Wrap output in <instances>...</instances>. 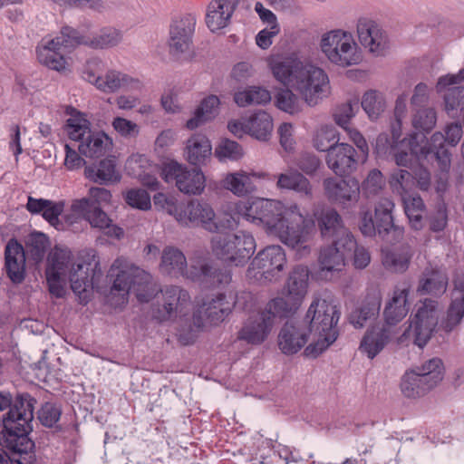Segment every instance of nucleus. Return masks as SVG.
Segmentation results:
<instances>
[{
	"label": "nucleus",
	"instance_id": "obj_40",
	"mask_svg": "<svg viewBox=\"0 0 464 464\" xmlns=\"http://www.w3.org/2000/svg\"><path fill=\"white\" fill-rule=\"evenodd\" d=\"M140 86L141 84L139 80L133 79L121 72L111 70L104 76H102L98 82L97 89L106 93H111L121 88L140 89Z\"/></svg>",
	"mask_w": 464,
	"mask_h": 464
},
{
	"label": "nucleus",
	"instance_id": "obj_30",
	"mask_svg": "<svg viewBox=\"0 0 464 464\" xmlns=\"http://www.w3.org/2000/svg\"><path fill=\"white\" fill-rule=\"evenodd\" d=\"M237 0H213L208 6L206 24L212 31L226 27L236 9Z\"/></svg>",
	"mask_w": 464,
	"mask_h": 464
},
{
	"label": "nucleus",
	"instance_id": "obj_15",
	"mask_svg": "<svg viewBox=\"0 0 464 464\" xmlns=\"http://www.w3.org/2000/svg\"><path fill=\"white\" fill-rule=\"evenodd\" d=\"M355 239L334 240L320 251V276L330 279L334 273L340 272L354 250Z\"/></svg>",
	"mask_w": 464,
	"mask_h": 464
},
{
	"label": "nucleus",
	"instance_id": "obj_55",
	"mask_svg": "<svg viewBox=\"0 0 464 464\" xmlns=\"http://www.w3.org/2000/svg\"><path fill=\"white\" fill-rule=\"evenodd\" d=\"M90 125V121L84 117V115L77 112L75 114H72L66 121L65 130L71 140L79 141L80 143L90 132H92Z\"/></svg>",
	"mask_w": 464,
	"mask_h": 464
},
{
	"label": "nucleus",
	"instance_id": "obj_37",
	"mask_svg": "<svg viewBox=\"0 0 464 464\" xmlns=\"http://www.w3.org/2000/svg\"><path fill=\"white\" fill-rule=\"evenodd\" d=\"M187 258L181 250L171 246L163 249L160 264V269L162 273L173 276H184L187 272Z\"/></svg>",
	"mask_w": 464,
	"mask_h": 464
},
{
	"label": "nucleus",
	"instance_id": "obj_7",
	"mask_svg": "<svg viewBox=\"0 0 464 464\" xmlns=\"http://www.w3.org/2000/svg\"><path fill=\"white\" fill-rule=\"evenodd\" d=\"M394 203L388 198H381L374 209V217L370 210L360 212L359 228L365 237L378 236L390 244L400 241L404 234L403 227L393 222Z\"/></svg>",
	"mask_w": 464,
	"mask_h": 464
},
{
	"label": "nucleus",
	"instance_id": "obj_36",
	"mask_svg": "<svg viewBox=\"0 0 464 464\" xmlns=\"http://www.w3.org/2000/svg\"><path fill=\"white\" fill-rule=\"evenodd\" d=\"M309 270L305 266H296L289 275L286 285L283 289V295L290 296L302 303L308 286Z\"/></svg>",
	"mask_w": 464,
	"mask_h": 464
},
{
	"label": "nucleus",
	"instance_id": "obj_38",
	"mask_svg": "<svg viewBox=\"0 0 464 464\" xmlns=\"http://www.w3.org/2000/svg\"><path fill=\"white\" fill-rule=\"evenodd\" d=\"M211 150L210 141L203 134H194L187 141V160L194 166L205 164L211 156Z\"/></svg>",
	"mask_w": 464,
	"mask_h": 464
},
{
	"label": "nucleus",
	"instance_id": "obj_9",
	"mask_svg": "<svg viewBox=\"0 0 464 464\" xmlns=\"http://www.w3.org/2000/svg\"><path fill=\"white\" fill-rule=\"evenodd\" d=\"M444 367L440 358H431L410 372H406L401 382V392L407 398L424 396L443 379Z\"/></svg>",
	"mask_w": 464,
	"mask_h": 464
},
{
	"label": "nucleus",
	"instance_id": "obj_62",
	"mask_svg": "<svg viewBox=\"0 0 464 464\" xmlns=\"http://www.w3.org/2000/svg\"><path fill=\"white\" fill-rule=\"evenodd\" d=\"M125 201L132 208L148 210L151 207L150 197L148 192L142 188H131L125 194Z\"/></svg>",
	"mask_w": 464,
	"mask_h": 464
},
{
	"label": "nucleus",
	"instance_id": "obj_8",
	"mask_svg": "<svg viewBox=\"0 0 464 464\" xmlns=\"http://www.w3.org/2000/svg\"><path fill=\"white\" fill-rule=\"evenodd\" d=\"M256 246L252 234L241 230L235 234L216 235L211 239L213 254L235 266H245L254 255Z\"/></svg>",
	"mask_w": 464,
	"mask_h": 464
},
{
	"label": "nucleus",
	"instance_id": "obj_54",
	"mask_svg": "<svg viewBox=\"0 0 464 464\" xmlns=\"http://www.w3.org/2000/svg\"><path fill=\"white\" fill-rule=\"evenodd\" d=\"M445 142L447 141L444 134L435 132L430 138L426 153L432 154L443 169H450V154L444 146Z\"/></svg>",
	"mask_w": 464,
	"mask_h": 464
},
{
	"label": "nucleus",
	"instance_id": "obj_45",
	"mask_svg": "<svg viewBox=\"0 0 464 464\" xmlns=\"http://www.w3.org/2000/svg\"><path fill=\"white\" fill-rule=\"evenodd\" d=\"M300 304L301 303L294 298L284 295L270 300L262 312L269 318V320L272 321V324H274V320L276 316L287 317L294 314Z\"/></svg>",
	"mask_w": 464,
	"mask_h": 464
},
{
	"label": "nucleus",
	"instance_id": "obj_27",
	"mask_svg": "<svg viewBox=\"0 0 464 464\" xmlns=\"http://www.w3.org/2000/svg\"><path fill=\"white\" fill-rule=\"evenodd\" d=\"M411 287L406 284L395 286L391 299L384 307L383 315L386 326H392L400 323L408 314L410 304L408 296Z\"/></svg>",
	"mask_w": 464,
	"mask_h": 464
},
{
	"label": "nucleus",
	"instance_id": "obj_28",
	"mask_svg": "<svg viewBox=\"0 0 464 464\" xmlns=\"http://www.w3.org/2000/svg\"><path fill=\"white\" fill-rule=\"evenodd\" d=\"M5 267L12 282L22 283L25 276V251L16 239H10L5 249Z\"/></svg>",
	"mask_w": 464,
	"mask_h": 464
},
{
	"label": "nucleus",
	"instance_id": "obj_6",
	"mask_svg": "<svg viewBox=\"0 0 464 464\" xmlns=\"http://www.w3.org/2000/svg\"><path fill=\"white\" fill-rule=\"evenodd\" d=\"M440 313L438 301L430 298L420 300L415 304L414 312L409 319L410 324L399 338V342L411 343L420 349L425 347L439 324Z\"/></svg>",
	"mask_w": 464,
	"mask_h": 464
},
{
	"label": "nucleus",
	"instance_id": "obj_59",
	"mask_svg": "<svg viewBox=\"0 0 464 464\" xmlns=\"http://www.w3.org/2000/svg\"><path fill=\"white\" fill-rule=\"evenodd\" d=\"M359 111V103L357 101H349L339 105L334 113L335 123L342 129L351 126V120Z\"/></svg>",
	"mask_w": 464,
	"mask_h": 464
},
{
	"label": "nucleus",
	"instance_id": "obj_12",
	"mask_svg": "<svg viewBox=\"0 0 464 464\" xmlns=\"http://www.w3.org/2000/svg\"><path fill=\"white\" fill-rule=\"evenodd\" d=\"M356 34L360 44L373 56H384L390 50L387 32L372 18L360 17L357 20Z\"/></svg>",
	"mask_w": 464,
	"mask_h": 464
},
{
	"label": "nucleus",
	"instance_id": "obj_43",
	"mask_svg": "<svg viewBox=\"0 0 464 464\" xmlns=\"http://www.w3.org/2000/svg\"><path fill=\"white\" fill-rule=\"evenodd\" d=\"M88 34L82 30L65 25L61 28L60 34L52 39V44L60 45L62 50L70 53L79 45L87 46Z\"/></svg>",
	"mask_w": 464,
	"mask_h": 464
},
{
	"label": "nucleus",
	"instance_id": "obj_52",
	"mask_svg": "<svg viewBox=\"0 0 464 464\" xmlns=\"http://www.w3.org/2000/svg\"><path fill=\"white\" fill-rule=\"evenodd\" d=\"M85 174L87 178L100 184L119 179L115 171V160L112 158H106L101 160L97 169L86 168Z\"/></svg>",
	"mask_w": 464,
	"mask_h": 464
},
{
	"label": "nucleus",
	"instance_id": "obj_29",
	"mask_svg": "<svg viewBox=\"0 0 464 464\" xmlns=\"http://www.w3.org/2000/svg\"><path fill=\"white\" fill-rule=\"evenodd\" d=\"M445 272L431 265L427 266L419 278L417 292L420 295H442L448 287Z\"/></svg>",
	"mask_w": 464,
	"mask_h": 464
},
{
	"label": "nucleus",
	"instance_id": "obj_23",
	"mask_svg": "<svg viewBox=\"0 0 464 464\" xmlns=\"http://www.w3.org/2000/svg\"><path fill=\"white\" fill-rule=\"evenodd\" d=\"M161 297L158 296V307L155 316L160 321H166L182 313L183 306L189 302L188 293L175 285H169L160 290Z\"/></svg>",
	"mask_w": 464,
	"mask_h": 464
},
{
	"label": "nucleus",
	"instance_id": "obj_46",
	"mask_svg": "<svg viewBox=\"0 0 464 464\" xmlns=\"http://www.w3.org/2000/svg\"><path fill=\"white\" fill-rule=\"evenodd\" d=\"M248 133L260 140H266L273 130V120L265 111L255 112L246 122Z\"/></svg>",
	"mask_w": 464,
	"mask_h": 464
},
{
	"label": "nucleus",
	"instance_id": "obj_53",
	"mask_svg": "<svg viewBox=\"0 0 464 464\" xmlns=\"http://www.w3.org/2000/svg\"><path fill=\"white\" fill-rule=\"evenodd\" d=\"M48 246V237L44 233L34 232L25 241V256L34 263H39L44 259Z\"/></svg>",
	"mask_w": 464,
	"mask_h": 464
},
{
	"label": "nucleus",
	"instance_id": "obj_33",
	"mask_svg": "<svg viewBox=\"0 0 464 464\" xmlns=\"http://www.w3.org/2000/svg\"><path fill=\"white\" fill-rule=\"evenodd\" d=\"M275 178L277 179L276 188L280 190H293L302 197L313 198V186L309 179L297 170H290L280 173Z\"/></svg>",
	"mask_w": 464,
	"mask_h": 464
},
{
	"label": "nucleus",
	"instance_id": "obj_22",
	"mask_svg": "<svg viewBox=\"0 0 464 464\" xmlns=\"http://www.w3.org/2000/svg\"><path fill=\"white\" fill-rule=\"evenodd\" d=\"M324 188L328 199L343 208L353 207L360 198V186L355 179L328 178L324 180Z\"/></svg>",
	"mask_w": 464,
	"mask_h": 464
},
{
	"label": "nucleus",
	"instance_id": "obj_25",
	"mask_svg": "<svg viewBox=\"0 0 464 464\" xmlns=\"http://www.w3.org/2000/svg\"><path fill=\"white\" fill-rule=\"evenodd\" d=\"M272 321L262 312L250 314L238 333V339L250 344L262 343L270 334Z\"/></svg>",
	"mask_w": 464,
	"mask_h": 464
},
{
	"label": "nucleus",
	"instance_id": "obj_1",
	"mask_svg": "<svg viewBox=\"0 0 464 464\" xmlns=\"http://www.w3.org/2000/svg\"><path fill=\"white\" fill-rule=\"evenodd\" d=\"M235 210L245 220L261 226L267 235L296 250L299 257L310 253L306 219L297 205L285 208L279 200L256 198L237 202Z\"/></svg>",
	"mask_w": 464,
	"mask_h": 464
},
{
	"label": "nucleus",
	"instance_id": "obj_10",
	"mask_svg": "<svg viewBox=\"0 0 464 464\" xmlns=\"http://www.w3.org/2000/svg\"><path fill=\"white\" fill-rule=\"evenodd\" d=\"M233 308V295L218 294L215 297H208L194 311L192 315V325L188 334H179V341L185 344H190L194 342L195 332L204 326L206 320L210 324H218L231 313Z\"/></svg>",
	"mask_w": 464,
	"mask_h": 464
},
{
	"label": "nucleus",
	"instance_id": "obj_60",
	"mask_svg": "<svg viewBox=\"0 0 464 464\" xmlns=\"http://www.w3.org/2000/svg\"><path fill=\"white\" fill-rule=\"evenodd\" d=\"M215 156L219 160H237L243 156V150L237 142L225 139L215 149Z\"/></svg>",
	"mask_w": 464,
	"mask_h": 464
},
{
	"label": "nucleus",
	"instance_id": "obj_49",
	"mask_svg": "<svg viewBox=\"0 0 464 464\" xmlns=\"http://www.w3.org/2000/svg\"><path fill=\"white\" fill-rule=\"evenodd\" d=\"M49 262L50 264L46 271H52L63 276H68L71 267L76 264L71 250L58 246H55L51 253Z\"/></svg>",
	"mask_w": 464,
	"mask_h": 464
},
{
	"label": "nucleus",
	"instance_id": "obj_2",
	"mask_svg": "<svg viewBox=\"0 0 464 464\" xmlns=\"http://www.w3.org/2000/svg\"><path fill=\"white\" fill-rule=\"evenodd\" d=\"M339 318L340 312L335 305L315 297L303 322H287L282 327L278 335L279 349L286 355L295 354L304 346L313 333L317 340L305 347L304 354L316 358L337 339Z\"/></svg>",
	"mask_w": 464,
	"mask_h": 464
},
{
	"label": "nucleus",
	"instance_id": "obj_3",
	"mask_svg": "<svg viewBox=\"0 0 464 464\" xmlns=\"http://www.w3.org/2000/svg\"><path fill=\"white\" fill-rule=\"evenodd\" d=\"M267 64L274 78L284 86L295 90L309 107L318 105L331 94L327 72L294 53L271 55Z\"/></svg>",
	"mask_w": 464,
	"mask_h": 464
},
{
	"label": "nucleus",
	"instance_id": "obj_35",
	"mask_svg": "<svg viewBox=\"0 0 464 464\" xmlns=\"http://www.w3.org/2000/svg\"><path fill=\"white\" fill-rule=\"evenodd\" d=\"M412 256V248L409 245H402L392 250H382V262L388 271L402 274L408 270Z\"/></svg>",
	"mask_w": 464,
	"mask_h": 464
},
{
	"label": "nucleus",
	"instance_id": "obj_14",
	"mask_svg": "<svg viewBox=\"0 0 464 464\" xmlns=\"http://www.w3.org/2000/svg\"><path fill=\"white\" fill-rule=\"evenodd\" d=\"M110 276H115L111 291L121 293L122 296L136 286H141L150 280V275L140 267L129 263L125 258H117L111 266Z\"/></svg>",
	"mask_w": 464,
	"mask_h": 464
},
{
	"label": "nucleus",
	"instance_id": "obj_64",
	"mask_svg": "<svg viewBox=\"0 0 464 464\" xmlns=\"http://www.w3.org/2000/svg\"><path fill=\"white\" fill-rule=\"evenodd\" d=\"M61 414L62 411L57 405L46 402L38 411V419L44 426L52 428L58 422Z\"/></svg>",
	"mask_w": 464,
	"mask_h": 464
},
{
	"label": "nucleus",
	"instance_id": "obj_21",
	"mask_svg": "<svg viewBox=\"0 0 464 464\" xmlns=\"http://www.w3.org/2000/svg\"><path fill=\"white\" fill-rule=\"evenodd\" d=\"M111 194L104 188L92 187L89 189L88 196L72 200L74 211L83 213L87 209L92 213V227L106 226L108 215L102 209L103 204L111 201Z\"/></svg>",
	"mask_w": 464,
	"mask_h": 464
},
{
	"label": "nucleus",
	"instance_id": "obj_4",
	"mask_svg": "<svg viewBox=\"0 0 464 464\" xmlns=\"http://www.w3.org/2000/svg\"><path fill=\"white\" fill-rule=\"evenodd\" d=\"M36 401L28 393L16 397L12 404L9 392H0V411L9 409L0 420V445L6 449L25 454L19 464H34V441L28 437L33 428L34 409Z\"/></svg>",
	"mask_w": 464,
	"mask_h": 464
},
{
	"label": "nucleus",
	"instance_id": "obj_50",
	"mask_svg": "<svg viewBox=\"0 0 464 464\" xmlns=\"http://www.w3.org/2000/svg\"><path fill=\"white\" fill-rule=\"evenodd\" d=\"M389 185L393 193L403 198L415 187L413 175L406 169H395L391 172Z\"/></svg>",
	"mask_w": 464,
	"mask_h": 464
},
{
	"label": "nucleus",
	"instance_id": "obj_44",
	"mask_svg": "<svg viewBox=\"0 0 464 464\" xmlns=\"http://www.w3.org/2000/svg\"><path fill=\"white\" fill-rule=\"evenodd\" d=\"M219 99L216 95L205 98L189 119L186 126L188 130H195L205 122L212 120L218 111Z\"/></svg>",
	"mask_w": 464,
	"mask_h": 464
},
{
	"label": "nucleus",
	"instance_id": "obj_63",
	"mask_svg": "<svg viewBox=\"0 0 464 464\" xmlns=\"http://www.w3.org/2000/svg\"><path fill=\"white\" fill-rule=\"evenodd\" d=\"M383 185L382 173L381 170L373 169L368 173L366 179L362 183V189L367 197H371L382 190Z\"/></svg>",
	"mask_w": 464,
	"mask_h": 464
},
{
	"label": "nucleus",
	"instance_id": "obj_19",
	"mask_svg": "<svg viewBox=\"0 0 464 464\" xmlns=\"http://www.w3.org/2000/svg\"><path fill=\"white\" fill-rule=\"evenodd\" d=\"M314 224L324 240L355 239L350 229L345 227L341 215L333 208H324L314 212Z\"/></svg>",
	"mask_w": 464,
	"mask_h": 464
},
{
	"label": "nucleus",
	"instance_id": "obj_26",
	"mask_svg": "<svg viewBox=\"0 0 464 464\" xmlns=\"http://www.w3.org/2000/svg\"><path fill=\"white\" fill-rule=\"evenodd\" d=\"M269 175L266 172L237 170L227 173L222 185L224 188L230 191L237 197H246L256 191V186L254 183L255 179H268Z\"/></svg>",
	"mask_w": 464,
	"mask_h": 464
},
{
	"label": "nucleus",
	"instance_id": "obj_24",
	"mask_svg": "<svg viewBox=\"0 0 464 464\" xmlns=\"http://www.w3.org/2000/svg\"><path fill=\"white\" fill-rule=\"evenodd\" d=\"M453 283L456 293L453 295L446 316L440 324V328L446 333L453 331L461 323L464 316V272H457Z\"/></svg>",
	"mask_w": 464,
	"mask_h": 464
},
{
	"label": "nucleus",
	"instance_id": "obj_13",
	"mask_svg": "<svg viewBox=\"0 0 464 464\" xmlns=\"http://www.w3.org/2000/svg\"><path fill=\"white\" fill-rule=\"evenodd\" d=\"M163 176L166 182H175L178 189L189 195H199L206 186V179L198 169H188L186 166L172 161L163 169Z\"/></svg>",
	"mask_w": 464,
	"mask_h": 464
},
{
	"label": "nucleus",
	"instance_id": "obj_32",
	"mask_svg": "<svg viewBox=\"0 0 464 464\" xmlns=\"http://www.w3.org/2000/svg\"><path fill=\"white\" fill-rule=\"evenodd\" d=\"M197 280L207 288L223 287L232 280L231 271L216 263H206L200 266Z\"/></svg>",
	"mask_w": 464,
	"mask_h": 464
},
{
	"label": "nucleus",
	"instance_id": "obj_61",
	"mask_svg": "<svg viewBox=\"0 0 464 464\" xmlns=\"http://www.w3.org/2000/svg\"><path fill=\"white\" fill-rule=\"evenodd\" d=\"M44 208L42 217L56 229H63V224L60 220V216L64 210V201H53L49 199V204Z\"/></svg>",
	"mask_w": 464,
	"mask_h": 464
},
{
	"label": "nucleus",
	"instance_id": "obj_47",
	"mask_svg": "<svg viewBox=\"0 0 464 464\" xmlns=\"http://www.w3.org/2000/svg\"><path fill=\"white\" fill-rule=\"evenodd\" d=\"M234 101L239 107H246L254 104H266L271 101L268 90L260 86H250L234 94Z\"/></svg>",
	"mask_w": 464,
	"mask_h": 464
},
{
	"label": "nucleus",
	"instance_id": "obj_58",
	"mask_svg": "<svg viewBox=\"0 0 464 464\" xmlns=\"http://www.w3.org/2000/svg\"><path fill=\"white\" fill-rule=\"evenodd\" d=\"M445 111L452 116L464 109V86H449L444 91Z\"/></svg>",
	"mask_w": 464,
	"mask_h": 464
},
{
	"label": "nucleus",
	"instance_id": "obj_41",
	"mask_svg": "<svg viewBox=\"0 0 464 464\" xmlns=\"http://www.w3.org/2000/svg\"><path fill=\"white\" fill-rule=\"evenodd\" d=\"M382 298L379 293L367 295L362 305L350 315V322L356 328H362L368 320L374 319L380 312Z\"/></svg>",
	"mask_w": 464,
	"mask_h": 464
},
{
	"label": "nucleus",
	"instance_id": "obj_20",
	"mask_svg": "<svg viewBox=\"0 0 464 464\" xmlns=\"http://www.w3.org/2000/svg\"><path fill=\"white\" fill-rule=\"evenodd\" d=\"M362 160L361 153L350 144L338 142L326 154V164L337 176H348L357 169L359 161Z\"/></svg>",
	"mask_w": 464,
	"mask_h": 464
},
{
	"label": "nucleus",
	"instance_id": "obj_42",
	"mask_svg": "<svg viewBox=\"0 0 464 464\" xmlns=\"http://www.w3.org/2000/svg\"><path fill=\"white\" fill-rule=\"evenodd\" d=\"M291 87L285 86L277 90L275 95V105L280 111L291 115H295L303 111L305 102L302 97L294 92Z\"/></svg>",
	"mask_w": 464,
	"mask_h": 464
},
{
	"label": "nucleus",
	"instance_id": "obj_39",
	"mask_svg": "<svg viewBox=\"0 0 464 464\" xmlns=\"http://www.w3.org/2000/svg\"><path fill=\"white\" fill-rule=\"evenodd\" d=\"M58 44H52V39L37 48V59L40 63L54 71H63L66 67L65 55L68 53L62 50Z\"/></svg>",
	"mask_w": 464,
	"mask_h": 464
},
{
	"label": "nucleus",
	"instance_id": "obj_31",
	"mask_svg": "<svg viewBox=\"0 0 464 464\" xmlns=\"http://www.w3.org/2000/svg\"><path fill=\"white\" fill-rule=\"evenodd\" d=\"M391 330L386 325H376L367 330L360 343V350L369 359L376 357L389 343Z\"/></svg>",
	"mask_w": 464,
	"mask_h": 464
},
{
	"label": "nucleus",
	"instance_id": "obj_17",
	"mask_svg": "<svg viewBox=\"0 0 464 464\" xmlns=\"http://www.w3.org/2000/svg\"><path fill=\"white\" fill-rule=\"evenodd\" d=\"M195 26L196 17L191 14H184L172 21L168 41L169 52L172 57L178 60L188 53Z\"/></svg>",
	"mask_w": 464,
	"mask_h": 464
},
{
	"label": "nucleus",
	"instance_id": "obj_5",
	"mask_svg": "<svg viewBox=\"0 0 464 464\" xmlns=\"http://www.w3.org/2000/svg\"><path fill=\"white\" fill-rule=\"evenodd\" d=\"M319 50L332 65L342 69L359 65L363 60L362 51L353 34L343 29L324 33Z\"/></svg>",
	"mask_w": 464,
	"mask_h": 464
},
{
	"label": "nucleus",
	"instance_id": "obj_34",
	"mask_svg": "<svg viewBox=\"0 0 464 464\" xmlns=\"http://www.w3.org/2000/svg\"><path fill=\"white\" fill-rule=\"evenodd\" d=\"M112 145L111 139L103 131H92L78 145V150L86 158L102 157Z\"/></svg>",
	"mask_w": 464,
	"mask_h": 464
},
{
	"label": "nucleus",
	"instance_id": "obj_11",
	"mask_svg": "<svg viewBox=\"0 0 464 464\" xmlns=\"http://www.w3.org/2000/svg\"><path fill=\"white\" fill-rule=\"evenodd\" d=\"M102 276L99 257L95 250L90 249L76 260L67 276L73 293L82 304H86L89 291L98 284Z\"/></svg>",
	"mask_w": 464,
	"mask_h": 464
},
{
	"label": "nucleus",
	"instance_id": "obj_18",
	"mask_svg": "<svg viewBox=\"0 0 464 464\" xmlns=\"http://www.w3.org/2000/svg\"><path fill=\"white\" fill-rule=\"evenodd\" d=\"M175 219L181 226L189 227L201 225L210 232L218 230L213 208L208 203L201 202L198 199H191L187 203H179Z\"/></svg>",
	"mask_w": 464,
	"mask_h": 464
},
{
	"label": "nucleus",
	"instance_id": "obj_51",
	"mask_svg": "<svg viewBox=\"0 0 464 464\" xmlns=\"http://www.w3.org/2000/svg\"><path fill=\"white\" fill-rule=\"evenodd\" d=\"M404 211L409 218L411 227L419 230L422 227V216L425 210V205L420 196L411 194L401 198Z\"/></svg>",
	"mask_w": 464,
	"mask_h": 464
},
{
	"label": "nucleus",
	"instance_id": "obj_57",
	"mask_svg": "<svg viewBox=\"0 0 464 464\" xmlns=\"http://www.w3.org/2000/svg\"><path fill=\"white\" fill-rule=\"evenodd\" d=\"M361 105L371 120H376L384 111L385 101L382 93L368 91L363 94Z\"/></svg>",
	"mask_w": 464,
	"mask_h": 464
},
{
	"label": "nucleus",
	"instance_id": "obj_56",
	"mask_svg": "<svg viewBox=\"0 0 464 464\" xmlns=\"http://www.w3.org/2000/svg\"><path fill=\"white\" fill-rule=\"evenodd\" d=\"M437 113L433 107L419 108L411 111V123L415 130L430 132L436 125Z\"/></svg>",
	"mask_w": 464,
	"mask_h": 464
},
{
	"label": "nucleus",
	"instance_id": "obj_16",
	"mask_svg": "<svg viewBox=\"0 0 464 464\" xmlns=\"http://www.w3.org/2000/svg\"><path fill=\"white\" fill-rule=\"evenodd\" d=\"M285 254L280 246H268L252 260L248 273L255 271L254 276L266 281L276 280L285 264Z\"/></svg>",
	"mask_w": 464,
	"mask_h": 464
},
{
	"label": "nucleus",
	"instance_id": "obj_48",
	"mask_svg": "<svg viewBox=\"0 0 464 464\" xmlns=\"http://www.w3.org/2000/svg\"><path fill=\"white\" fill-rule=\"evenodd\" d=\"M121 41V34L112 27H104L95 34H88L87 46L105 49L116 46Z\"/></svg>",
	"mask_w": 464,
	"mask_h": 464
}]
</instances>
